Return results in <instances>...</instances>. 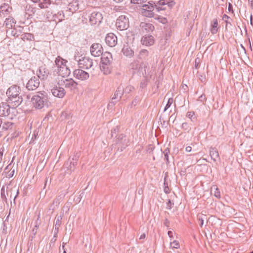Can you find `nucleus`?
I'll use <instances>...</instances> for the list:
<instances>
[{"label": "nucleus", "mask_w": 253, "mask_h": 253, "mask_svg": "<svg viewBox=\"0 0 253 253\" xmlns=\"http://www.w3.org/2000/svg\"><path fill=\"white\" fill-rule=\"evenodd\" d=\"M20 92V87L16 85L9 87L6 91V95L8 97L7 102L14 108L19 106L23 101Z\"/></svg>", "instance_id": "obj_1"}, {"label": "nucleus", "mask_w": 253, "mask_h": 253, "mask_svg": "<svg viewBox=\"0 0 253 253\" xmlns=\"http://www.w3.org/2000/svg\"><path fill=\"white\" fill-rule=\"evenodd\" d=\"M31 102L36 109H41L48 106L47 94L44 91L38 92L32 97Z\"/></svg>", "instance_id": "obj_2"}, {"label": "nucleus", "mask_w": 253, "mask_h": 253, "mask_svg": "<svg viewBox=\"0 0 253 253\" xmlns=\"http://www.w3.org/2000/svg\"><path fill=\"white\" fill-rule=\"evenodd\" d=\"M84 17L86 20L88 19V23L91 26H98L103 20L102 14L101 12L93 11L86 13Z\"/></svg>", "instance_id": "obj_3"}, {"label": "nucleus", "mask_w": 253, "mask_h": 253, "mask_svg": "<svg viewBox=\"0 0 253 253\" xmlns=\"http://www.w3.org/2000/svg\"><path fill=\"white\" fill-rule=\"evenodd\" d=\"M116 26L117 29L120 31L126 30L129 27L128 17L124 15L120 16L117 19Z\"/></svg>", "instance_id": "obj_4"}, {"label": "nucleus", "mask_w": 253, "mask_h": 253, "mask_svg": "<svg viewBox=\"0 0 253 253\" xmlns=\"http://www.w3.org/2000/svg\"><path fill=\"white\" fill-rule=\"evenodd\" d=\"M58 84L59 86H64L70 90H73L77 88L78 84L72 79L70 78L69 79H62L59 81Z\"/></svg>", "instance_id": "obj_5"}, {"label": "nucleus", "mask_w": 253, "mask_h": 253, "mask_svg": "<svg viewBox=\"0 0 253 253\" xmlns=\"http://www.w3.org/2000/svg\"><path fill=\"white\" fill-rule=\"evenodd\" d=\"M154 6L153 4L148 2V4H143L141 13L142 15L147 17H153L154 16Z\"/></svg>", "instance_id": "obj_6"}, {"label": "nucleus", "mask_w": 253, "mask_h": 253, "mask_svg": "<svg viewBox=\"0 0 253 253\" xmlns=\"http://www.w3.org/2000/svg\"><path fill=\"white\" fill-rule=\"evenodd\" d=\"M78 65L81 69L87 70L93 67V61L88 57H83L78 60Z\"/></svg>", "instance_id": "obj_7"}, {"label": "nucleus", "mask_w": 253, "mask_h": 253, "mask_svg": "<svg viewBox=\"0 0 253 253\" xmlns=\"http://www.w3.org/2000/svg\"><path fill=\"white\" fill-rule=\"evenodd\" d=\"M40 84L39 78L34 76L28 81L26 87L29 90H35L39 86Z\"/></svg>", "instance_id": "obj_8"}, {"label": "nucleus", "mask_w": 253, "mask_h": 253, "mask_svg": "<svg viewBox=\"0 0 253 253\" xmlns=\"http://www.w3.org/2000/svg\"><path fill=\"white\" fill-rule=\"evenodd\" d=\"M91 54L94 57H98L103 53V48L101 44L99 43H93L90 48Z\"/></svg>", "instance_id": "obj_9"}, {"label": "nucleus", "mask_w": 253, "mask_h": 253, "mask_svg": "<svg viewBox=\"0 0 253 253\" xmlns=\"http://www.w3.org/2000/svg\"><path fill=\"white\" fill-rule=\"evenodd\" d=\"M123 94L124 88L120 85L117 88L116 91L114 93V96L111 98L110 103L113 105L116 104V103L121 98Z\"/></svg>", "instance_id": "obj_10"}, {"label": "nucleus", "mask_w": 253, "mask_h": 253, "mask_svg": "<svg viewBox=\"0 0 253 253\" xmlns=\"http://www.w3.org/2000/svg\"><path fill=\"white\" fill-rule=\"evenodd\" d=\"M73 74L76 78L82 81L87 80L89 78V74L81 68L74 70Z\"/></svg>", "instance_id": "obj_11"}, {"label": "nucleus", "mask_w": 253, "mask_h": 253, "mask_svg": "<svg viewBox=\"0 0 253 253\" xmlns=\"http://www.w3.org/2000/svg\"><path fill=\"white\" fill-rule=\"evenodd\" d=\"M105 40L106 44L110 47H114L117 43V37L112 33L108 34Z\"/></svg>", "instance_id": "obj_12"}, {"label": "nucleus", "mask_w": 253, "mask_h": 253, "mask_svg": "<svg viewBox=\"0 0 253 253\" xmlns=\"http://www.w3.org/2000/svg\"><path fill=\"white\" fill-rule=\"evenodd\" d=\"M10 114L9 104L2 102L0 104V117H8Z\"/></svg>", "instance_id": "obj_13"}, {"label": "nucleus", "mask_w": 253, "mask_h": 253, "mask_svg": "<svg viewBox=\"0 0 253 253\" xmlns=\"http://www.w3.org/2000/svg\"><path fill=\"white\" fill-rule=\"evenodd\" d=\"M38 78L41 80L46 79L49 75V71L45 65L40 66L37 71Z\"/></svg>", "instance_id": "obj_14"}, {"label": "nucleus", "mask_w": 253, "mask_h": 253, "mask_svg": "<svg viewBox=\"0 0 253 253\" xmlns=\"http://www.w3.org/2000/svg\"><path fill=\"white\" fill-rule=\"evenodd\" d=\"M51 92L54 96L60 98H63L66 94L64 88L59 85L53 87L51 89Z\"/></svg>", "instance_id": "obj_15"}, {"label": "nucleus", "mask_w": 253, "mask_h": 253, "mask_svg": "<svg viewBox=\"0 0 253 253\" xmlns=\"http://www.w3.org/2000/svg\"><path fill=\"white\" fill-rule=\"evenodd\" d=\"M80 5V1L79 0H72L69 3L67 8L70 12L73 13L79 9Z\"/></svg>", "instance_id": "obj_16"}, {"label": "nucleus", "mask_w": 253, "mask_h": 253, "mask_svg": "<svg viewBox=\"0 0 253 253\" xmlns=\"http://www.w3.org/2000/svg\"><path fill=\"white\" fill-rule=\"evenodd\" d=\"M112 55L109 52L103 53L101 55V64H112Z\"/></svg>", "instance_id": "obj_17"}, {"label": "nucleus", "mask_w": 253, "mask_h": 253, "mask_svg": "<svg viewBox=\"0 0 253 253\" xmlns=\"http://www.w3.org/2000/svg\"><path fill=\"white\" fill-rule=\"evenodd\" d=\"M122 51L125 56L129 58H131L134 55L133 50L127 43L124 44Z\"/></svg>", "instance_id": "obj_18"}, {"label": "nucleus", "mask_w": 253, "mask_h": 253, "mask_svg": "<svg viewBox=\"0 0 253 253\" xmlns=\"http://www.w3.org/2000/svg\"><path fill=\"white\" fill-rule=\"evenodd\" d=\"M141 42L143 45L151 46L154 43V37L152 35H146L142 38Z\"/></svg>", "instance_id": "obj_19"}, {"label": "nucleus", "mask_w": 253, "mask_h": 253, "mask_svg": "<svg viewBox=\"0 0 253 253\" xmlns=\"http://www.w3.org/2000/svg\"><path fill=\"white\" fill-rule=\"evenodd\" d=\"M57 73L59 76L64 78L68 76L70 74L71 72L70 69L66 64L62 67H60V68L57 69Z\"/></svg>", "instance_id": "obj_20"}, {"label": "nucleus", "mask_w": 253, "mask_h": 253, "mask_svg": "<svg viewBox=\"0 0 253 253\" xmlns=\"http://www.w3.org/2000/svg\"><path fill=\"white\" fill-rule=\"evenodd\" d=\"M112 64H101L100 65V70L105 75H109L112 70Z\"/></svg>", "instance_id": "obj_21"}, {"label": "nucleus", "mask_w": 253, "mask_h": 253, "mask_svg": "<svg viewBox=\"0 0 253 253\" xmlns=\"http://www.w3.org/2000/svg\"><path fill=\"white\" fill-rule=\"evenodd\" d=\"M58 0H42L39 3V6L41 8H48L51 4L57 3Z\"/></svg>", "instance_id": "obj_22"}, {"label": "nucleus", "mask_w": 253, "mask_h": 253, "mask_svg": "<svg viewBox=\"0 0 253 253\" xmlns=\"http://www.w3.org/2000/svg\"><path fill=\"white\" fill-rule=\"evenodd\" d=\"M11 8L5 3H3L0 6V15L4 17L7 16L10 12Z\"/></svg>", "instance_id": "obj_23"}, {"label": "nucleus", "mask_w": 253, "mask_h": 253, "mask_svg": "<svg viewBox=\"0 0 253 253\" xmlns=\"http://www.w3.org/2000/svg\"><path fill=\"white\" fill-rule=\"evenodd\" d=\"M140 27L144 29L147 33H151L153 32L155 29V27L153 24L144 22H142L140 24Z\"/></svg>", "instance_id": "obj_24"}, {"label": "nucleus", "mask_w": 253, "mask_h": 253, "mask_svg": "<svg viewBox=\"0 0 253 253\" xmlns=\"http://www.w3.org/2000/svg\"><path fill=\"white\" fill-rule=\"evenodd\" d=\"M64 18V14L63 11H59L53 15V19L55 22H61Z\"/></svg>", "instance_id": "obj_25"}, {"label": "nucleus", "mask_w": 253, "mask_h": 253, "mask_svg": "<svg viewBox=\"0 0 253 253\" xmlns=\"http://www.w3.org/2000/svg\"><path fill=\"white\" fill-rule=\"evenodd\" d=\"M67 61L63 59L60 56H58L55 60V64L57 69L60 68V67H62L66 64Z\"/></svg>", "instance_id": "obj_26"}, {"label": "nucleus", "mask_w": 253, "mask_h": 253, "mask_svg": "<svg viewBox=\"0 0 253 253\" xmlns=\"http://www.w3.org/2000/svg\"><path fill=\"white\" fill-rule=\"evenodd\" d=\"M15 23V22L14 21V19L12 17L6 18L4 21V24L6 28L9 30L12 29Z\"/></svg>", "instance_id": "obj_27"}, {"label": "nucleus", "mask_w": 253, "mask_h": 253, "mask_svg": "<svg viewBox=\"0 0 253 253\" xmlns=\"http://www.w3.org/2000/svg\"><path fill=\"white\" fill-rule=\"evenodd\" d=\"M76 165V162H73L71 160L70 158H69L68 161L65 164V167L71 172L74 171Z\"/></svg>", "instance_id": "obj_28"}, {"label": "nucleus", "mask_w": 253, "mask_h": 253, "mask_svg": "<svg viewBox=\"0 0 253 253\" xmlns=\"http://www.w3.org/2000/svg\"><path fill=\"white\" fill-rule=\"evenodd\" d=\"M21 39L24 41H27L30 42L34 41V36L31 33H26L21 35Z\"/></svg>", "instance_id": "obj_29"}, {"label": "nucleus", "mask_w": 253, "mask_h": 253, "mask_svg": "<svg viewBox=\"0 0 253 253\" xmlns=\"http://www.w3.org/2000/svg\"><path fill=\"white\" fill-rule=\"evenodd\" d=\"M210 154L211 159L214 162H216V159L219 158L218 151L215 148H212L211 149Z\"/></svg>", "instance_id": "obj_30"}, {"label": "nucleus", "mask_w": 253, "mask_h": 253, "mask_svg": "<svg viewBox=\"0 0 253 253\" xmlns=\"http://www.w3.org/2000/svg\"><path fill=\"white\" fill-rule=\"evenodd\" d=\"M217 26H218L217 19H214L213 20L212 24L211 25V32L213 35L215 34L217 32Z\"/></svg>", "instance_id": "obj_31"}, {"label": "nucleus", "mask_w": 253, "mask_h": 253, "mask_svg": "<svg viewBox=\"0 0 253 253\" xmlns=\"http://www.w3.org/2000/svg\"><path fill=\"white\" fill-rule=\"evenodd\" d=\"M159 6L167 5L169 7H172L173 5V1L170 0H160L158 2Z\"/></svg>", "instance_id": "obj_32"}, {"label": "nucleus", "mask_w": 253, "mask_h": 253, "mask_svg": "<svg viewBox=\"0 0 253 253\" xmlns=\"http://www.w3.org/2000/svg\"><path fill=\"white\" fill-rule=\"evenodd\" d=\"M63 218V215L57 216L55 218V228H59V227L61 224V221Z\"/></svg>", "instance_id": "obj_33"}, {"label": "nucleus", "mask_w": 253, "mask_h": 253, "mask_svg": "<svg viewBox=\"0 0 253 253\" xmlns=\"http://www.w3.org/2000/svg\"><path fill=\"white\" fill-rule=\"evenodd\" d=\"M148 53L149 52L147 50L144 49H141L139 52L140 58L145 59L148 56Z\"/></svg>", "instance_id": "obj_34"}, {"label": "nucleus", "mask_w": 253, "mask_h": 253, "mask_svg": "<svg viewBox=\"0 0 253 253\" xmlns=\"http://www.w3.org/2000/svg\"><path fill=\"white\" fill-rule=\"evenodd\" d=\"M122 145L118 147V150L121 152L123 151L125 149L128 145V141L126 139L124 140V143H120Z\"/></svg>", "instance_id": "obj_35"}, {"label": "nucleus", "mask_w": 253, "mask_h": 253, "mask_svg": "<svg viewBox=\"0 0 253 253\" xmlns=\"http://www.w3.org/2000/svg\"><path fill=\"white\" fill-rule=\"evenodd\" d=\"M169 152L170 150L168 148L165 149L163 152L164 155V160L166 161L167 164L169 163Z\"/></svg>", "instance_id": "obj_36"}, {"label": "nucleus", "mask_w": 253, "mask_h": 253, "mask_svg": "<svg viewBox=\"0 0 253 253\" xmlns=\"http://www.w3.org/2000/svg\"><path fill=\"white\" fill-rule=\"evenodd\" d=\"M134 89V87L130 85H128L126 87V88H124V93H125L126 94H129L130 92L132 91Z\"/></svg>", "instance_id": "obj_37"}, {"label": "nucleus", "mask_w": 253, "mask_h": 253, "mask_svg": "<svg viewBox=\"0 0 253 253\" xmlns=\"http://www.w3.org/2000/svg\"><path fill=\"white\" fill-rule=\"evenodd\" d=\"M12 126V123L7 122H4L3 125H2V130H7L10 127H11Z\"/></svg>", "instance_id": "obj_38"}, {"label": "nucleus", "mask_w": 253, "mask_h": 253, "mask_svg": "<svg viewBox=\"0 0 253 253\" xmlns=\"http://www.w3.org/2000/svg\"><path fill=\"white\" fill-rule=\"evenodd\" d=\"M1 197L2 200L5 202H7V198L5 194V188L4 186H3L2 188H1Z\"/></svg>", "instance_id": "obj_39"}, {"label": "nucleus", "mask_w": 253, "mask_h": 253, "mask_svg": "<svg viewBox=\"0 0 253 253\" xmlns=\"http://www.w3.org/2000/svg\"><path fill=\"white\" fill-rule=\"evenodd\" d=\"M40 213H39V214L37 215V217L35 221L34 222V226L35 227H39V226L41 225V221L40 220Z\"/></svg>", "instance_id": "obj_40"}, {"label": "nucleus", "mask_w": 253, "mask_h": 253, "mask_svg": "<svg viewBox=\"0 0 253 253\" xmlns=\"http://www.w3.org/2000/svg\"><path fill=\"white\" fill-rule=\"evenodd\" d=\"M186 116L189 118L192 121H194L195 120V113L193 111L188 112Z\"/></svg>", "instance_id": "obj_41"}, {"label": "nucleus", "mask_w": 253, "mask_h": 253, "mask_svg": "<svg viewBox=\"0 0 253 253\" xmlns=\"http://www.w3.org/2000/svg\"><path fill=\"white\" fill-rule=\"evenodd\" d=\"M230 19L231 20V19L230 18L229 16H228L227 15L224 14L223 16V17H222V19L223 20H225V22H226V27H227L228 25H231V23L230 22H229L228 20Z\"/></svg>", "instance_id": "obj_42"}, {"label": "nucleus", "mask_w": 253, "mask_h": 253, "mask_svg": "<svg viewBox=\"0 0 253 253\" xmlns=\"http://www.w3.org/2000/svg\"><path fill=\"white\" fill-rule=\"evenodd\" d=\"M173 98H169L168 99V102L164 108V111H166L168 108L170 107V106L171 105V104L173 103Z\"/></svg>", "instance_id": "obj_43"}, {"label": "nucleus", "mask_w": 253, "mask_h": 253, "mask_svg": "<svg viewBox=\"0 0 253 253\" xmlns=\"http://www.w3.org/2000/svg\"><path fill=\"white\" fill-rule=\"evenodd\" d=\"M170 245L171 247L174 249H178L180 247L179 242L176 240H174L171 242Z\"/></svg>", "instance_id": "obj_44"}, {"label": "nucleus", "mask_w": 253, "mask_h": 253, "mask_svg": "<svg viewBox=\"0 0 253 253\" xmlns=\"http://www.w3.org/2000/svg\"><path fill=\"white\" fill-rule=\"evenodd\" d=\"M145 0H130L131 3L138 5H143Z\"/></svg>", "instance_id": "obj_45"}, {"label": "nucleus", "mask_w": 253, "mask_h": 253, "mask_svg": "<svg viewBox=\"0 0 253 253\" xmlns=\"http://www.w3.org/2000/svg\"><path fill=\"white\" fill-rule=\"evenodd\" d=\"M61 198L59 196L55 198L53 201V205H55V207H58L60 203Z\"/></svg>", "instance_id": "obj_46"}, {"label": "nucleus", "mask_w": 253, "mask_h": 253, "mask_svg": "<svg viewBox=\"0 0 253 253\" xmlns=\"http://www.w3.org/2000/svg\"><path fill=\"white\" fill-rule=\"evenodd\" d=\"M198 78L203 83H205L206 81V76L204 74H200L198 73Z\"/></svg>", "instance_id": "obj_47"}, {"label": "nucleus", "mask_w": 253, "mask_h": 253, "mask_svg": "<svg viewBox=\"0 0 253 253\" xmlns=\"http://www.w3.org/2000/svg\"><path fill=\"white\" fill-rule=\"evenodd\" d=\"M58 231H59V229H58V228H54V236H53V237L52 238V239H51L52 242H54L56 241V238H57V235L58 233Z\"/></svg>", "instance_id": "obj_48"}, {"label": "nucleus", "mask_w": 253, "mask_h": 253, "mask_svg": "<svg viewBox=\"0 0 253 253\" xmlns=\"http://www.w3.org/2000/svg\"><path fill=\"white\" fill-rule=\"evenodd\" d=\"M126 139V136L124 135L123 134H121L119 135L118 137V141L119 142V143H124V140Z\"/></svg>", "instance_id": "obj_49"}, {"label": "nucleus", "mask_w": 253, "mask_h": 253, "mask_svg": "<svg viewBox=\"0 0 253 253\" xmlns=\"http://www.w3.org/2000/svg\"><path fill=\"white\" fill-rule=\"evenodd\" d=\"M80 153H77L74 156L73 158H72V161L73 162H76V164H77V162L78 161L79 158L80 157Z\"/></svg>", "instance_id": "obj_50"}, {"label": "nucleus", "mask_w": 253, "mask_h": 253, "mask_svg": "<svg viewBox=\"0 0 253 253\" xmlns=\"http://www.w3.org/2000/svg\"><path fill=\"white\" fill-rule=\"evenodd\" d=\"M138 64L137 61H135L134 62L132 63L130 66L131 68L133 70H137L138 67Z\"/></svg>", "instance_id": "obj_51"}, {"label": "nucleus", "mask_w": 253, "mask_h": 253, "mask_svg": "<svg viewBox=\"0 0 253 253\" xmlns=\"http://www.w3.org/2000/svg\"><path fill=\"white\" fill-rule=\"evenodd\" d=\"M164 192L166 193H169V189L168 187V184H166V177H165L164 178Z\"/></svg>", "instance_id": "obj_52"}, {"label": "nucleus", "mask_w": 253, "mask_h": 253, "mask_svg": "<svg viewBox=\"0 0 253 253\" xmlns=\"http://www.w3.org/2000/svg\"><path fill=\"white\" fill-rule=\"evenodd\" d=\"M214 196L218 199L220 198V192L217 188H215V190L214 193Z\"/></svg>", "instance_id": "obj_53"}, {"label": "nucleus", "mask_w": 253, "mask_h": 253, "mask_svg": "<svg viewBox=\"0 0 253 253\" xmlns=\"http://www.w3.org/2000/svg\"><path fill=\"white\" fill-rule=\"evenodd\" d=\"M139 101V98L136 97L132 101L131 104V107H132V106H135L137 103H138Z\"/></svg>", "instance_id": "obj_54"}, {"label": "nucleus", "mask_w": 253, "mask_h": 253, "mask_svg": "<svg viewBox=\"0 0 253 253\" xmlns=\"http://www.w3.org/2000/svg\"><path fill=\"white\" fill-rule=\"evenodd\" d=\"M172 205L173 204L171 203L170 200H169L168 202L167 203L166 208L169 210H170L172 208Z\"/></svg>", "instance_id": "obj_55"}, {"label": "nucleus", "mask_w": 253, "mask_h": 253, "mask_svg": "<svg viewBox=\"0 0 253 253\" xmlns=\"http://www.w3.org/2000/svg\"><path fill=\"white\" fill-rule=\"evenodd\" d=\"M206 100V95L205 94H202L198 98V100L201 102H203Z\"/></svg>", "instance_id": "obj_56"}, {"label": "nucleus", "mask_w": 253, "mask_h": 253, "mask_svg": "<svg viewBox=\"0 0 253 253\" xmlns=\"http://www.w3.org/2000/svg\"><path fill=\"white\" fill-rule=\"evenodd\" d=\"M11 35L15 37H18L19 35L17 33V32L15 29L12 30L11 31Z\"/></svg>", "instance_id": "obj_57"}, {"label": "nucleus", "mask_w": 253, "mask_h": 253, "mask_svg": "<svg viewBox=\"0 0 253 253\" xmlns=\"http://www.w3.org/2000/svg\"><path fill=\"white\" fill-rule=\"evenodd\" d=\"M200 63V59L199 58H196L195 61V67L197 69L198 68L199 64Z\"/></svg>", "instance_id": "obj_58"}, {"label": "nucleus", "mask_w": 253, "mask_h": 253, "mask_svg": "<svg viewBox=\"0 0 253 253\" xmlns=\"http://www.w3.org/2000/svg\"><path fill=\"white\" fill-rule=\"evenodd\" d=\"M2 232L4 234H6L7 233V226L5 225L4 223H3V224Z\"/></svg>", "instance_id": "obj_59"}, {"label": "nucleus", "mask_w": 253, "mask_h": 253, "mask_svg": "<svg viewBox=\"0 0 253 253\" xmlns=\"http://www.w3.org/2000/svg\"><path fill=\"white\" fill-rule=\"evenodd\" d=\"M169 224H170L169 221L167 218H166L165 219V221L164 223V225L167 226V227H169Z\"/></svg>", "instance_id": "obj_60"}, {"label": "nucleus", "mask_w": 253, "mask_h": 253, "mask_svg": "<svg viewBox=\"0 0 253 253\" xmlns=\"http://www.w3.org/2000/svg\"><path fill=\"white\" fill-rule=\"evenodd\" d=\"M38 228H39V227H34V228L32 230V232H33V234H34V235H35L37 234Z\"/></svg>", "instance_id": "obj_61"}, {"label": "nucleus", "mask_w": 253, "mask_h": 253, "mask_svg": "<svg viewBox=\"0 0 253 253\" xmlns=\"http://www.w3.org/2000/svg\"><path fill=\"white\" fill-rule=\"evenodd\" d=\"M147 85V83L145 81H144V82H141V84H140V87L142 88H143L144 87H145Z\"/></svg>", "instance_id": "obj_62"}, {"label": "nucleus", "mask_w": 253, "mask_h": 253, "mask_svg": "<svg viewBox=\"0 0 253 253\" xmlns=\"http://www.w3.org/2000/svg\"><path fill=\"white\" fill-rule=\"evenodd\" d=\"M182 127L184 128L185 129H187L188 128V124L187 123H183L182 124Z\"/></svg>", "instance_id": "obj_63"}, {"label": "nucleus", "mask_w": 253, "mask_h": 253, "mask_svg": "<svg viewBox=\"0 0 253 253\" xmlns=\"http://www.w3.org/2000/svg\"><path fill=\"white\" fill-rule=\"evenodd\" d=\"M199 220L200 221V226L202 227L204 224V219L203 218L199 217Z\"/></svg>", "instance_id": "obj_64"}]
</instances>
